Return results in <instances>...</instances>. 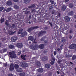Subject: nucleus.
<instances>
[{
	"instance_id": "nucleus-7",
	"label": "nucleus",
	"mask_w": 76,
	"mask_h": 76,
	"mask_svg": "<svg viewBox=\"0 0 76 76\" xmlns=\"http://www.w3.org/2000/svg\"><path fill=\"white\" fill-rule=\"evenodd\" d=\"M14 70V65L13 64H11L10 66V67L9 68V70L10 71H12Z\"/></svg>"
},
{
	"instance_id": "nucleus-6",
	"label": "nucleus",
	"mask_w": 76,
	"mask_h": 76,
	"mask_svg": "<svg viewBox=\"0 0 76 76\" xmlns=\"http://www.w3.org/2000/svg\"><path fill=\"white\" fill-rule=\"evenodd\" d=\"M17 39H18V38L16 37H13L11 38V41L13 42H15Z\"/></svg>"
},
{
	"instance_id": "nucleus-35",
	"label": "nucleus",
	"mask_w": 76,
	"mask_h": 76,
	"mask_svg": "<svg viewBox=\"0 0 76 76\" xmlns=\"http://www.w3.org/2000/svg\"><path fill=\"white\" fill-rule=\"evenodd\" d=\"M5 25L7 26H9V24H8V21L6 20L5 22Z\"/></svg>"
},
{
	"instance_id": "nucleus-42",
	"label": "nucleus",
	"mask_w": 76,
	"mask_h": 76,
	"mask_svg": "<svg viewBox=\"0 0 76 76\" xmlns=\"http://www.w3.org/2000/svg\"><path fill=\"white\" fill-rule=\"evenodd\" d=\"M4 9V7H0V11H2Z\"/></svg>"
},
{
	"instance_id": "nucleus-30",
	"label": "nucleus",
	"mask_w": 76,
	"mask_h": 76,
	"mask_svg": "<svg viewBox=\"0 0 76 76\" xmlns=\"http://www.w3.org/2000/svg\"><path fill=\"white\" fill-rule=\"evenodd\" d=\"M65 57H66V58H69V57H72V56H71L70 55H69V53H68L67 54H66L65 56Z\"/></svg>"
},
{
	"instance_id": "nucleus-38",
	"label": "nucleus",
	"mask_w": 76,
	"mask_h": 76,
	"mask_svg": "<svg viewBox=\"0 0 76 76\" xmlns=\"http://www.w3.org/2000/svg\"><path fill=\"white\" fill-rule=\"evenodd\" d=\"M41 32H42V34L43 35V34H46L47 33V31H41Z\"/></svg>"
},
{
	"instance_id": "nucleus-63",
	"label": "nucleus",
	"mask_w": 76,
	"mask_h": 76,
	"mask_svg": "<svg viewBox=\"0 0 76 76\" xmlns=\"http://www.w3.org/2000/svg\"><path fill=\"white\" fill-rule=\"evenodd\" d=\"M61 62V61H58V64H60Z\"/></svg>"
},
{
	"instance_id": "nucleus-22",
	"label": "nucleus",
	"mask_w": 76,
	"mask_h": 76,
	"mask_svg": "<svg viewBox=\"0 0 76 76\" xmlns=\"http://www.w3.org/2000/svg\"><path fill=\"white\" fill-rule=\"evenodd\" d=\"M42 35H43V34H42V33L41 31L39 32L38 34V36L39 37L41 36L42 37Z\"/></svg>"
},
{
	"instance_id": "nucleus-32",
	"label": "nucleus",
	"mask_w": 76,
	"mask_h": 76,
	"mask_svg": "<svg viewBox=\"0 0 76 76\" xmlns=\"http://www.w3.org/2000/svg\"><path fill=\"white\" fill-rule=\"evenodd\" d=\"M19 75L20 76H25V72L20 73L19 74Z\"/></svg>"
},
{
	"instance_id": "nucleus-51",
	"label": "nucleus",
	"mask_w": 76,
	"mask_h": 76,
	"mask_svg": "<svg viewBox=\"0 0 76 76\" xmlns=\"http://www.w3.org/2000/svg\"><path fill=\"white\" fill-rule=\"evenodd\" d=\"M41 41H44V38L43 37L41 39Z\"/></svg>"
},
{
	"instance_id": "nucleus-64",
	"label": "nucleus",
	"mask_w": 76,
	"mask_h": 76,
	"mask_svg": "<svg viewBox=\"0 0 76 76\" xmlns=\"http://www.w3.org/2000/svg\"><path fill=\"white\" fill-rule=\"evenodd\" d=\"M69 1V0H65L64 1H65V2H67L68 1Z\"/></svg>"
},
{
	"instance_id": "nucleus-23",
	"label": "nucleus",
	"mask_w": 76,
	"mask_h": 76,
	"mask_svg": "<svg viewBox=\"0 0 76 76\" xmlns=\"http://www.w3.org/2000/svg\"><path fill=\"white\" fill-rule=\"evenodd\" d=\"M0 20L1 21V23H2L4 22V18H3L2 17L1 18Z\"/></svg>"
},
{
	"instance_id": "nucleus-19",
	"label": "nucleus",
	"mask_w": 76,
	"mask_h": 76,
	"mask_svg": "<svg viewBox=\"0 0 76 76\" xmlns=\"http://www.w3.org/2000/svg\"><path fill=\"white\" fill-rule=\"evenodd\" d=\"M10 27L11 28H16V25L12 24L11 26H10Z\"/></svg>"
},
{
	"instance_id": "nucleus-41",
	"label": "nucleus",
	"mask_w": 76,
	"mask_h": 76,
	"mask_svg": "<svg viewBox=\"0 0 76 76\" xmlns=\"http://www.w3.org/2000/svg\"><path fill=\"white\" fill-rule=\"evenodd\" d=\"M73 12L72 11L69 12L68 13V14L69 15H73Z\"/></svg>"
},
{
	"instance_id": "nucleus-29",
	"label": "nucleus",
	"mask_w": 76,
	"mask_h": 76,
	"mask_svg": "<svg viewBox=\"0 0 76 76\" xmlns=\"http://www.w3.org/2000/svg\"><path fill=\"white\" fill-rule=\"evenodd\" d=\"M14 48V45H11L9 46V48H10V49H12V48Z\"/></svg>"
},
{
	"instance_id": "nucleus-37",
	"label": "nucleus",
	"mask_w": 76,
	"mask_h": 76,
	"mask_svg": "<svg viewBox=\"0 0 76 76\" xmlns=\"http://www.w3.org/2000/svg\"><path fill=\"white\" fill-rule=\"evenodd\" d=\"M51 61H55V58H54V57H52Z\"/></svg>"
},
{
	"instance_id": "nucleus-18",
	"label": "nucleus",
	"mask_w": 76,
	"mask_h": 76,
	"mask_svg": "<svg viewBox=\"0 0 76 76\" xmlns=\"http://www.w3.org/2000/svg\"><path fill=\"white\" fill-rule=\"evenodd\" d=\"M43 71H44V70H43V69L42 68H39L38 69V72L42 73V72H43Z\"/></svg>"
},
{
	"instance_id": "nucleus-27",
	"label": "nucleus",
	"mask_w": 76,
	"mask_h": 76,
	"mask_svg": "<svg viewBox=\"0 0 76 76\" xmlns=\"http://www.w3.org/2000/svg\"><path fill=\"white\" fill-rule=\"evenodd\" d=\"M17 71L18 72H22V68L18 69L17 70Z\"/></svg>"
},
{
	"instance_id": "nucleus-59",
	"label": "nucleus",
	"mask_w": 76,
	"mask_h": 76,
	"mask_svg": "<svg viewBox=\"0 0 76 76\" xmlns=\"http://www.w3.org/2000/svg\"><path fill=\"white\" fill-rule=\"evenodd\" d=\"M8 76H13V75H12V74H9L8 75Z\"/></svg>"
},
{
	"instance_id": "nucleus-3",
	"label": "nucleus",
	"mask_w": 76,
	"mask_h": 76,
	"mask_svg": "<svg viewBox=\"0 0 76 76\" xmlns=\"http://www.w3.org/2000/svg\"><path fill=\"white\" fill-rule=\"evenodd\" d=\"M37 28H39V27L38 26H36L33 27L29 28L27 30L28 32H31V31L34 30V29H37Z\"/></svg>"
},
{
	"instance_id": "nucleus-45",
	"label": "nucleus",
	"mask_w": 76,
	"mask_h": 76,
	"mask_svg": "<svg viewBox=\"0 0 76 76\" xmlns=\"http://www.w3.org/2000/svg\"><path fill=\"white\" fill-rule=\"evenodd\" d=\"M57 16H58L60 17V16H61V14L60 13L58 12L57 14Z\"/></svg>"
},
{
	"instance_id": "nucleus-4",
	"label": "nucleus",
	"mask_w": 76,
	"mask_h": 76,
	"mask_svg": "<svg viewBox=\"0 0 76 76\" xmlns=\"http://www.w3.org/2000/svg\"><path fill=\"white\" fill-rule=\"evenodd\" d=\"M69 48L70 49H75V48H76V44H72L71 45L69 46Z\"/></svg>"
},
{
	"instance_id": "nucleus-33",
	"label": "nucleus",
	"mask_w": 76,
	"mask_h": 76,
	"mask_svg": "<svg viewBox=\"0 0 76 76\" xmlns=\"http://www.w3.org/2000/svg\"><path fill=\"white\" fill-rule=\"evenodd\" d=\"M12 10V8H8L6 10V12H9L10 10Z\"/></svg>"
},
{
	"instance_id": "nucleus-31",
	"label": "nucleus",
	"mask_w": 76,
	"mask_h": 76,
	"mask_svg": "<svg viewBox=\"0 0 76 76\" xmlns=\"http://www.w3.org/2000/svg\"><path fill=\"white\" fill-rule=\"evenodd\" d=\"M44 18L45 19H47V20H48V14L47 13L44 16Z\"/></svg>"
},
{
	"instance_id": "nucleus-34",
	"label": "nucleus",
	"mask_w": 76,
	"mask_h": 76,
	"mask_svg": "<svg viewBox=\"0 0 76 76\" xmlns=\"http://www.w3.org/2000/svg\"><path fill=\"white\" fill-rule=\"evenodd\" d=\"M49 10H51L52 9H53V6L51 4H50V5L49 6Z\"/></svg>"
},
{
	"instance_id": "nucleus-13",
	"label": "nucleus",
	"mask_w": 76,
	"mask_h": 76,
	"mask_svg": "<svg viewBox=\"0 0 76 76\" xmlns=\"http://www.w3.org/2000/svg\"><path fill=\"white\" fill-rule=\"evenodd\" d=\"M64 19L66 22H69L70 21V18L68 16H65L64 17Z\"/></svg>"
},
{
	"instance_id": "nucleus-14",
	"label": "nucleus",
	"mask_w": 76,
	"mask_h": 76,
	"mask_svg": "<svg viewBox=\"0 0 76 76\" xmlns=\"http://www.w3.org/2000/svg\"><path fill=\"white\" fill-rule=\"evenodd\" d=\"M66 9V7L64 5L62 6V7L61 8V10L62 11H64Z\"/></svg>"
},
{
	"instance_id": "nucleus-15",
	"label": "nucleus",
	"mask_w": 76,
	"mask_h": 76,
	"mask_svg": "<svg viewBox=\"0 0 76 76\" xmlns=\"http://www.w3.org/2000/svg\"><path fill=\"white\" fill-rule=\"evenodd\" d=\"M47 56H44V57H42V61H46L47 60Z\"/></svg>"
},
{
	"instance_id": "nucleus-55",
	"label": "nucleus",
	"mask_w": 76,
	"mask_h": 76,
	"mask_svg": "<svg viewBox=\"0 0 76 76\" xmlns=\"http://www.w3.org/2000/svg\"><path fill=\"white\" fill-rule=\"evenodd\" d=\"M66 42V39H62V42Z\"/></svg>"
},
{
	"instance_id": "nucleus-25",
	"label": "nucleus",
	"mask_w": 76,
	"mask_h": 76,
	"mask_svg": "<svg viewBox=\"0 0 76 76\" xmlns=\"http://www.w3.org/2000/svg\"><path fill=\"white\" fill-rule=\"evenodd\" d=\"M36 64L37 66H41V63L39 62H37Z\"/></svg>"
},
{
	"instance_id": "nucleus-62",
	"label": "nucleus",
	"mask_w": 76,
	"mask_h": 76,
	"mask_svg": "<svg viewBox=\"0 0 76 76\" xmlns=\"http://www.w3.org/2000/svg\"><path fill=\"white\" fill-rule=\"evenodd\" d=\"M55 12V11L54 10H53L52 12V14H54Z\"/></svg>"
},
{
	"instance_id": "nucleus-1",
	"label": "nucleus",
	"mask_w": 76,
	"mask_h": 76,
	"mask_svg": "<svg viewBox=\"0 0 76 76\" xmlns=\"http://www.w3.org/2000/svg\"><path fill=\"white\" fill-rule=\"evenodd\" d=\"M9 54L10 55V56L12 58H16L17 57L16 54H15V51H13L12 52H9Z\"/></svg>"
},
{
	"instance_id": "nucleus-12",
	"label": "nucleus",
	"mask_w": 76,
	"mask_h": 76,
	"mask_svg": "<svg viewBox=\"0 0 76 76\" xmlns=\"http://www.w3.org/2000/svg\"><path fill=\"white\" fill-rule=\"evenodd\" d=\"M6 4L8 6H11L12 4V2L11 1H8L7 2Z\"/></svg>"
},
{
	"instance_id": "nucleus-56",
	"label": "nucleus",
	"mask_w": 76,
	"mask_h": 76,
	"mask_svg": "<svg viewBox=\"0 0 76 76\" xmlns=\"http://www.w3.org/2000/svg\"><path fill=\"white\" fill-rule=\"evenodd\" d=\"M63 48V45H61V46L60 47V48L61 50V49H62Z\"/></svg>"
},
{
	"instance_id": "nucleus-58",
	"label": "nucleus",
	"mask_w": 76,
	"mask_h": 76,
	"mask_svg": "<svg viewBox=\"0 0 76 76\" xmlns=\"http://www.w3.org/2000/svg\"><path fill=\"white\" fill-rule=\"evenodd\" d=\"M56 54H57V52L56 51H54V56H56Z\"/></svg>"
},
{
	"instance_id": "nucleus-28",
	"label": "nucleus",
	"mask_w": 76,
	"mask_h": 76,
	"mask_svg": "<svg viewBox=\"0 0 76 76\" xmlns=\"http://www.w3.org/2000/svg\"><path fill=\"white\" fill-rule=\"evenodd\" d=\"M34 48H33V50H36V49H37L38 48V45L36 44L35 45H34Z\"/></svg>"
},
{
	"instance_id": "nucleus-52",
	"label": "nucleus",
	"mask_w": 76,
	"mask_h": 76,
	"mask_svg": "<svg viewBox=\"0 0 76 76\" xmlns=\"http://www.w3.org/2000/svg\"><path fill=\"white\" fill-rule=\"evenodd\" d=\"M69 39H72V36L71 35H69Z\"/></svg>"
},
{
	"instance_id": "nucleus-60",
	"label": "nucleus",
	"mask_w": 76,
	"mask_h": 76,
	"mask_svg": "<svg viewBox=\"0 0 76 76\" xmlns=\"http://www.w3.org/2000/svg\"><path fill=\"white\" fill-rule=\"evenodd\" d=\"M20 54H21V52L20 51L18 52V55H20Z\"/></svg>"
},
{
	"instance_id": "nucleus-54",
	"label": "nucleus",
	"mask_w": 76,
	"mask_h": 76,
	"mask_svg": "<svg viewBox=\"0 0 76 76\" xmlns=\"http://www.w3.org/2000/svg\"><path fill=\"white\" fill-rule=\"evenodd\" d=\"M54 61H51L50 63L52 65L54 64Z\"/></svg>"
},
{
	"instance_id": "nucleus-47",
	"label": "nucleus",
	"mask_w": 76,
	"mask_h": 76,
	"mask_svg": "<svg viewBox=\"0 0 76 76\" xmlns=\"http://www.w3.org/2000/svg\"><path fill=\"white\" fill-rule=\"evenodd\" d=\"M31 12L32 13H35V9H33L31 10Z\"/></svg>"
},
{
	"instance_id": "nucleus-50",
	"label": "nucleus",
	"mask_w": 76,
	"mask_h": 76,
	"mask_svg": "<svg viewBox=\"0 0 76 76\" xmlns=\"http://www.w3.org/2000/svg\"><path fill=\"white\" fill-rule=\"evenodd\" d=\"M18 0H13L14 2H15V3H17V2H18Z\"/></svg>"
},
{
	"instance_id": "nucleus-48",
	"label": "nucleus",
	"mask_w": 76,
	"mask_h": 76,
	"mask_svg": "<svg viewBox=\"0 0 76 76\" xmlns=\"http://www.w3.org/2000/svg\"><path fill=\"white\" fill-rule=\"evenodd\" d=\"M7 51V49H4L3 50V52H6Z\"/></svg>"
},
{
	"instance_id": "nucleus-46",
	"label": "nucleus",
	"mask_w": 76,
	"mask_h": 76,
	"mask_svg": "<svg viewBox=\"0 0 76 76\" xmlns=\"http://www.w3.org/2000/svg\"><path fill=\"white\" fill-rule=\"evenodd\" d=\"M50 3H51L52 4H54V1L53 0H51L50 1Z\"/></svg>"
},
{
	"instance_id": "nucleus-11",
	"label": "nucleus",
	"mask_w": 76,
	"mask_h": 76,
	"mask_svg": "<svg viewBox=\"0 0 76 76\" xmlns=\"http://www.w3.org/2000/svg\"><path fill=\"white\" fill-rule=\"evenodd\" d=\"M16 31H15L14 32L13 31H8V34L10 35H12L13 34H14L15 33H16Z\"/></svg>"
},
{
	"instance_id": "nucleus-17",
	"label": "nucleus",
	"mask_w": 76,
	"mask_h": 76,
	"mask_svg": "<svg viewBox=\"0 0 76 76\" xmlns=\"http://www.w3.org/2000/svg\"><path fill=\"white\" fill-rule=\"evenodd\" d=\"M26 56V55H22L21 56V58L23 60H26V59H25V58Z\"/></svg>"
},
{
	"instance_id": "nucleus-16",
	"label": "nucleus",
	"mask_w": 76,
	"mask_h": 76,
	"mask_svg": "<svg viewBox=\"0 0 76 76\" xmlns=\"http://www.w3.org/2000/svg\"><path fill=\"white\" fill-rule=\"evenodd\" d=\"M28 39L30 41H33L34 40V37L32 36H30L28 37Z\"/></svg>"
},
{
	"instance_id": "nucleus-53",
	"label": "nucleus",
	"mask_w": 76,
	"mask_h": 76,
	"mask_svg": "<svg viewBox=\"0 0 76 76\" xmlns=\"http://www.w3.org/2000/svg\"><path fill=\"white\" fill-rule=\"evenodd\" d=\"M51 66V65L50 64H48V69H50V66Z\"/></svg>"
},
{
	"instance_id": "nucleus-36",
	"label": "nucleus",
	"mask_w": 76,
	"mask_h": 76,
	"mask_svg": "<svg viewBox=\"0 0 76 76\" xmlns=\"http://www.w3.org/2000/svg\"><path fill=\"white\" fill-rule=\"evenodd\" d=\"M30 47L31 48L32 50H34V45H30Z\"/></svg>"
},
{
	"instance_id": "nucleus-44",
	"label": "nucleus",
	"mask_w": 76,
	"mask_h": 76,
	"mask_svg": "<svg viewBox=\"0 0 76 76\" xmlns=\"http://www.w3.org/2000/svg\"><path fill=\"white\" fill-rule=\"evenodd\" d=\"M3 66L4 67H6L7 66V63H5L4 64Z\"/></svg>"
},
{
	"instance_id": "nucleus-57",
	"label": "nucleus",
	"mask_w": 76,
	"mask_h": 76,
	"mask_svg": "<svg viewBox=\"0 0 76 76\" xmlns=\"http://www.w3.org/2000/svg\"><path fill=\"white\" fill-rule=\"evenodd\" d=\"M69 33L70 34H72V33H73V31L72 30H70L69 31Z\"/></svg>"
},
{
	"instance_id": "nucleus-43",
	"label": "nucleus",
	"mask_w": 76,
	"mask_h": 76,
	"mask_svg": "<svg viewBox=\"0 0 76 76\" xmlns=\"http://www.w3.org/2000/svg\"><path fill=\"white\" fill-rule=\"evenodd\" d=\"M44 14V12H42V13L40 14V17L41 18H42V17H43Z\"/></svg>"
},
{
	"instance_id": "nucleus-24",
	"label": "nucleus",
	"mask_w": 76,
	"mask_h": 76,
	"mask_svg": "<svg viewBox=\"0 0 76 76\" xmlns=\"http://www.w3.org/2000/svg\"><path fill=\"white\" fill-rule=\"evenodd\" d=\"M14 67L15 69H18L19 67V66L18 64H15V65L14 66Z\"/></svg>"
},
{
	"instance_id": "nucleus-39",
	"label": "nucleus",
	"mask_w": 76,
	"mask_h": 76,
	"mask_svg": "<svg viewBox=\"0 0 76 76\" xmlns=\"http://www.w3.org/2000/svg\"><path fill=\"white\" fill-rule=\"evenodd\" d=\"M76 58V56H73L72 58V60H75Z\"/></svg>"
},
{
	"instance_id": "nucleus-8",
	"label": "nucleus",
	"mask_w": 76,
	"mask_h": 76,
	"mask_svg": "<svg viewBox=\"0 0 76 76\" xmlns=\"http://www.w3.org/2000/svg\"><path fill=\"white\" fill-rule=\"evenodd\" d=\"M45 47V46L43 44H40L38 45L39 48H40V49H41L42 50H43V49Z\"/></svg>"
},
{
	"instance_id": "nucleus-2",
	"label": "nucleus",
	"mask_w": 76,
	"mask_h": 76,
	"mask_svg": "<svg viewBox=\"0 0 76 76\" xmlns=\"http://www.w3.org/2000/svg\"><path fill=\"white\" fill-rule=\"evenodd\" d=\"M23 12H25V13L26 15H28V14L30 15H31V12L29 11V10L28 9H27L26 10V8H24L23 9Z\"/></svg>"
},
{
	"instance_id": "nucleus-10",
	"label": "nucleus",
	"mask_w": 76,
	"mask_h": 76,
	"mask_svg": "<svg viewBox=\"0 0 76 76\" xmlns=\"http://www.w3.org/2000/svg\"><path fill=\"white\" fill-rule=\"evenodd\" d=\"M27 35V32L26 31H24L21 33V34L20 35L21 37H24L25 35Z\"/></svg>"
},
{
	"instance_id": "nucleus-20",
	"label": "nucleus",
	"mask_w": 76,
	"mask_h": 76,
	"mask_svg": "<svg viewBox=\"0 0 76 76\" xmlns=\"http://www.w3.org/2000/svg\"><path fill=\"white\" fill-rule=\"evenodd\" d=\"M35 4H32L31 6H30L28 7V8H29V9H32V8H34V7H35Z\"/></svg>"
},
{
	"instance_id": "nucleus-49",
	"label": "nucleus",
	"mask_w": 76,
	"mask_h": 76,
	"mask_svg": "<svg viewBox=\"0 0 76 76\" xmlns=\"http://www.w3.org/2000/svg\"><path fill=\"white\" fill-rule=\"evenodd\" d=\"M45 68H47V69H48V64H45Z\"/></svg>"
},
{
	"instance_id": "nucleus-26",
	"label": "nucleus",
	"mask_w": 76,
	"mask_h": 76,
	"mask_svg": "<svg viewBox=\"0 0 76 76\" xmlns=\"http://www.w3.org/2000/svg\"><path fill=\"white\" fill-rule=\"evenodd\" d=\"M69 7L70 8H73V4L72 3H70L69 5Z\"/></svg>"
},
{
	"instance_id": "nucleus-61",
	"label": "nucleus",
	"mask_w": 76,
	"mask_h": 76,
	"mask_svg": "<svg viewBox=\"0 0 76 76\" xmlns=\"http://www.w3.org/2000/svg\"><path fill=\"white\" fill-rule=\"evenodd\" d=\"M31 15H29V19H31Z\"/></svg>"
},
{
	"instance_id": "nucleus-21",
	"label": "nucleus",
	"mask_w": 76,
	"mask_h": 76,
	"mask_svg": "<svg viewBox=\"0 0 76 76\" xmlns=\"http://www.w3.org/2000/svg\"><path fill=\"white\" fill-rule=\"evenodd\" d=\"M23 31V29H22V28L20 29L19 30V31L18 33V34H22Z\"/></svg>"
},
{
	"instance_id": "nucleus-9",
	"label": "nucleus",
	"mask_w": 76,
	"mask_h": 76,
	"mask_svg": "<svg viewBox=\"0 0 76 76\" xmlns=\"http://www.w3.org/2000/svg\"><path fill=\"white\" fill-rule=\"evenodd\" d=\"M16 46L18 48H22L23 47L22 43H18L16 45Z\"/></svg>"
},
{
	"instance_id": "nucleus-5",
	"label": "nucleus",
	"mask_w": 76,
	"mask_h": 76,
	"mask_svg": "<svg viewBox=\"0 0 76 76\" xmlns=\"http://www.w3.org/2000/svg\"><path fill=\"white\" fill-rule=\"evenodd\" d=\"M21 65L23 67H28V64L27 63H25L24 62L22 63Z\"/></svg>"
},
{
	"instance_id": "nucleus-40",
	"label": "nucleus",
	"mask_w": 76,
	"mask_h": 76,
	"mask_svg": "<svg viewBox=\"0 0 76 76\" xmlns=\"http://www.w3.org/2000/svg\"><path fill=\"white\" fill-rule=\"evenodd\" d=\"M14 7L16 9H19V7H18V6L16 5H14Z\"/></svg>"
}]
</instances>
